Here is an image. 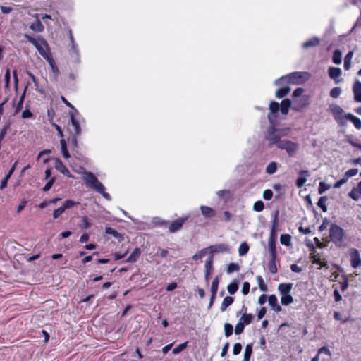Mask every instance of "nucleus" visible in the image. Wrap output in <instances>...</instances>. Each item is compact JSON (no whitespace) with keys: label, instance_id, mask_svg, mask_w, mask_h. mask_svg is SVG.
<instances>
[{"label":"nucleus","instance_id":"nucleus-1","mask_svg":"<svg viewBox=\"0 0 361 361\" xmlns=\"http://www.w3.org/2000/svg\"><path fill=\"white\" fill-rule=\"evenodd\" d=\"M24 37L27 39V42H30L39 51L40 55L47 60L51 65H52V59L49 52L45 50L46 49H49V45L47 42L43 37H38V39H36L30 35L25 34Z\"/></svg>","mask_w":361,"mask_h":361},{"label":"nucleus","instance_id":"nucleus-2","mask_svg":"<svg viewBox=\"0 0 361 361\" xmlns=\"http://www.w3.org/2000/svg\"><path fill=\"white\" fill-rule=\"evenodd\" d=\"M345 236L344 230L336 224H331L329 228V238L336 246L341 247L343 245V238Z\"/></svg>","mask_w":361,"mask_h":361},{"label":"nucleus","instance_id":"nucleus-3","mask_svg":"<svg viewBox=\"0 0 361 361\" xmlns=\"http://www.w3.org/2000/svg\"><path fill=\"white\" fill-rule=\"evenodd\" d=\"M307 75L308 73L306 72H293L287 75L282 76L277 82L281 85L285 82L296 85L302 84L306 80Z\"/></svg>","mask_w":361,"mask_h":361},{"label":"nucleus","instance_id":"nucleus-4","mask_svg":"<svg viewBox=\"0 0 361 361\" xmlns=\"http://www.w3.org/2000/svg\"><path fill=\"white\" fill-rule=\"evenodd\" d=\"M278 148L286 150L289 157H294L299 149V145L289 140H283L279 142Z\"/></svg>","mask_w":361,"mask_h":361},{"label":"nucleus","instance_id":"nucleus-5","mask_svg":"<svg viewBox=\"0 0 361 361\" xmlns=\"http://www.w3.org/2000/svg\"><path fill=\"white\" fill-rule=\"evenodd\" d=\"M279 130L271 127L268 130L267 135L266 136V139L269 141V147H272L274 145H276L277 147H279V142H281V135L277 132Z\"/></svg>","mask_w":361,"mask_h":361},{"label":"nucleus","instance_id":"nucleus-6","mask_svg":"<svg viewBox=\"0 0 361 361\" xmlns=\"http://www.w3.org/2000/svg\"><path fill=\"white\" fill-rule=\"evenodd\" d=\"M307 246L311 251V253L310 255V259H312V264L319 265L320 268L322 267H326L327 262L326 261L322 260L321 256L319 253L317 252L315 247L312 243H308Z\"/></svg>","mask_w":361,"mask_h":361},{"label":"nucleus","instance_id":"nucleus-7","mask_svg":"<svg viewBox=\"0 0 361 361\" xmlns=\"http://www.w3.org/2000/svg\"><path fill=\"white\" fill-rule=\"evenodd\" d=\"M86 183L97 192L103 191V184L97 179V178L92 173L88 172L86 176Z\"/></svg>","mask_w":361,"mask_h":361},{"label":"nucleus","instance_id":"nucleus-8","mask_svg":"<svg viewBox=\"0 0 361 361\" xmlns=\"http://www.w3.org/2000/svg\"><path fill=\"white\" fill-rule=\"evenodd\" d=\"M330 111L333 115L334 119L338 123H343V120L345 118V115H344V111L338 105L334 104L331 106Z\"/></svg>","mask_w":361,"mask_h":361},{"label":"nucleus","instance_id":"nucleus-9","mask_svg":"<svg viewBox=\"0 0 361 361\" xmlns=\"http://www.w3.org/2000/svg\"><path fill=\"white\" fill-rule=\"evenodd\" d=\"M188 216L180 217L172 221L169 226L170 233H176L180 231L185 221H188Z\"/></svg>","mask_w":361,"mask_h":361},{"label":"nucleus","instance_id":"nucleus-10","mask_svg":"<svg viewBox=\"0 0 361 361\" xmlns=\"http://www.w3.org/2000/svg\"><path fill=\"white\" fill-rule=\"evenodd\" d=\"M69 114L71 123L72 127L73 128L74 133H75L76 136H79L81 134V128L80 122L78 119L76 118V115H78L79 113L76 109H74V112H71Z\"/></svg>","mask_w":361,"mask_h":361},{"label":"nucleus","instance_id":"nucleus-11","mask_svg":"<svg viewBox=\"0 0 361 361\" xmlns=\"http://www.w3.org/2000/svg\"><path fill=\"white\" fill-rule=\"evenodd\" d=\"M280 110L279 104L277 102L271 101L269 104V113L267 116L269 122L273 124L276 120V114Z\"/></svg>","mask_w":361,"mask_h":361},{"label":"nucleus","instance_id":"nucleus-12","mask_svg":"<svg viewBox=\"0 0 361 361\" xmlns=\"http://www.w3.org/2000/svg\"><path fill=\"white\" fill-rule=\"evenodd\" d=\"M293 109L295 111H301L305 108L309 104V99L307 96H303L297 99H293Z\"/></svg>","mask_w":361,"mask_h":361},{"label":"nucleus","instance_id":"nucleus-13","mask_svg":"<svg viewBox=\"0 0 361 361\" xmlns=\"http://www.w3.org/2000/svg\"><path fill=\"white\" fill-rule=\"evenodd\" d=\"M350 265L353 268H357L361 265V258L358 250L352 248L350 250Z\"/></svg>","mask_w":361,"mask_h":361},{"label":"nucleus","instance_id":"nucleus-14","mask_svg":"<svg viewBox=\"0 0 361 361\" xmlns=\"http://www.w3.org/2000/svg\"><path fill=\"white\" fill-rule=\"evenodd\" d=\"M207 249L209 250L211 255H213V253L228 252L230 251V247L225 243L211 245Z\"/></svg>","mask_w":361,"mask_h":361},{"label":"nucleus","instance_id":"nucleus-15","mask_svg":"<svg viewBox=\"0 0 361 361\" xmlns=\"http://www.w3.org/2000/svg\"><path fill=\"white\" fill-rule=\"evenodd\" d=\"M279 223V211L275 212V215L272 221L271 230L268 240L276 241V227Z\"/></svg>","mask_w":361,"mask_h":361},{"label":"nucleus","instance_id":"nucleus-16","mask_svg":"<svg viewBox=\"0 0 361 361\" xmlns=\"http://www.w3.org/2000/svg\"><path fill=\"white\" fill-rule=\"evenodd\" d=\"M213 255H210L205 262V280L209 283L210 275L213 271Z\"/></svg>","mask_w":361,"mask_h":361},{"label":"nucleus","instance_id":"nucleus-17","mask_svg":"<svg viewBox=\"0 0 361 361\" xmlns=\"http://www.w3.org/2000/svg\"><path fill=\"white\" fill-rule=\"evenodd\" d=\"M300 176L297 178L296 186L298 188H302L307 181V177L309 176V171L307 170H302L299 172Z\"/></svg>","mask_w":361,"mask_h":361},{"label":"nucleus","instance_id":"nucleus-18","mask_svg":"<svg viewBox=\"0 0 361 361\" xmlns=\"http://www.w3.org/2000/svg\"><path fill=\"white\" fill-rule=\"evenodd\" d=\"M200 209L202 215L206 219H211V218L215 216V215H216L215 210L208 206L202 205V206H200Z\"/></svg>","mask_w":361,"mask_h":361},{"label":"nucleus","instance_id":"nucleus-19","mask_svg":"<svg viewBox=\"0 0 361 361\" xmlns=\"http://www.w3.org/2000/svg\"><path fill=\"white\" fill-rule=\"evenodd\" d=\"M341 69L337 67H330L329 68V77L335 80L336 83L340 82V80H337L336 79L341 75Z\"/></svg>","mask_w":361,"mask_h":361},{"label":"nucleus","instance_id":"nucleus-20","mask_svg":"<svg viewBox=\"0 0 361 361\" xmlns=\"http://www.w3.org/2000/svg\"><path fill=\"white\" fill-rule=\"evenodd\" d=\"M354 99L357 102H361V82L357 80L353 85Z\"/></svg>","mask_w":361,"mask_h":361},{"label":"nucleus","instance_id":"nucleus-21","mask_svg":"<svg viewBox=\"0 0 361 361\" xmlns=\"http://www.w3.org/2000/svg\"><path fill=\"white\" fill-rule=\"evenodd\" d=\"M268 302L269 305L276 312H279L281 311V307L278 304V300L275 295H269V297L268 298Z\"/></svg>","mask_w":361,"mask_h":361},{"label":"nucleus","instance_id":"nucleus-22","mask_svg":"<svg viewBox=\"0 0 361 361\" xmlns=\"http://www.w3.org/2000/svg\"><path fill=\"white\" fill-rule=\"evenodd\" d=\"M292 288H293L292 283H282L279 285L278 290L279 291L281 295H285V294L290 293L292 290Z\"/></svg>","mask_w":361,"mask_h":361},{"label":"nucleus","instance_id":"nucleus-23","mask_svg":"<svg viewBox=\"0 0 361 361\" xmlns=\"http://www.w3.org/2000/svg\"><path fill=\"white\" fill-rule=\"evenodd\" d=\"M345 118L350 121L353 123L355 128L358 130L361 129V120L358 117L348 113L345 114Z\"/></svg>","mask_w":361,"mask_h":361},{"label":"nucleus","instance_id":"nucleus-24","mask_svg":"<svg viewBox=\"0 0 361 361\" xmlns=\"http://www.w3.org/2000/svg\"><path fill=\"white\" fill-rule=\"evenodd\" d=\"M141 255L140 248L136 247L126 260V262L133 263L137 261Z\"/></svg>","mask_w":361,"mask_h":361},{"label":"nucleus","instance_id":"nucleus-25","mask_svg":"<svg viewBox=\"0 0 361 361\" xmlns=\"http://www.w3.org/2000/svg\"><path fill=\"white\" fill-rule=\"evenodd\" d=\"M291 106V102L289 99H285L282 100L281 103L280 111L282 114H287L289 111V109Z\"/></svg>","mask_w":361,"mask_h":361},{"label":"nucleus","instance_id":"nucleus-26","mask_svg":"<svg viewBox=\"0 0 361 361\" xmlns=\"http://www.w3.org/2000/svg\"><path fill=\"white\" fill-rule=\"evenodd\" d=\"M277 256H270L269 262H268V269L271 274H276L278 271L276 267Z\"/></svg>","mask_w":361,"mask_h":361},{"label":"nucleus","instance_id":"nucleus-27","mask_svg":"<svg viewBox=\"0 0 361 361\" xmlns=\"http://www.w3.org/2000/svg\"><path fill=\"white\" fill-rule=\"evenodd\" d=\"M245 309V311L247 310V307H245V306L243 307V309ZM253 319V315L252 314H247L246 312L241 316L240 318L239 322L242 324H244V325H248L250 324Z\"/></svg>","mask_w":361,"mask_h":361},{"label":"nucleus","instance_id":"nucleus-28","mask_svg":"<svg viewBox=\"0 0 361 361\" xmlns=\"http://www.w3.org/2000/svg\"><path fill=\"white\" fill-rule=\"evenodd\" d=\"M30 28L36 32H41L44 30V25L39 19H37L34 23L30 25Z\"/></svg>","mask_w":361,"mask_h":361},{"label":"nucleus","instance_id":"nucleus-29","mask_svg":"<svg viewBox=\"0 0 361 361\" xmlns=\"http://www.w3.org/2000/svg\"><path fill=\"white\" fill-rule=\"evenodd\" d=\"M105 233L106 234L112 235L115 238L118 240L119 241L123 239V235L116 231L114 228L107 226L105 228Z\"/></svg>","mask_w":361,"mask_h":361},{"label":"nucleus","instance_id":"nucleus-30","mask_svg":"<svg viewBox=\"0 0 361 361\" xmlns=\"http://www.w3.org/2000/svg\"><path fill=\"white\" fill-rule=\"evenodd\" d=\"M234 301V299L231 296H226L223 300L221 304V311L224 312L227 307L233 304Z\"/></svg>","mask_w":361,"mask_h":361},{"label":"nucleus","instance_id":"nucleus-31","mask_svg":"<svg viewBox=\"0 0 361 361\" xmlns=\"http://www.w3.org/2000/svg\"><path fill=\"white\" fill-rule=\"evenodd\" d=\"M290 91V88L288 86H284L278 89L276 92V97L277 98H283L286 97Z\"/></svg>","mask_w":361,"mask_h":361},{"label":"nucleus","instance_id":"nucleus-32","mask_svg":"<svg viewBox=\"0 0 361 361\" xmlns=\"http://www.w3.org/2000/svg\"><path fill=\"white\" fill-rule=\"evenodd\" d=\"M319 39L317 37H313L306 42H305L302 44L303 48H309L311 47H317L319 44Z\"/></svg>","mask_w":361,"mask_h":361},{"label":"nucleus","instance_id":"nucleus-33","mask_svg":"<svg viewBox=\"0 0 361 361\" xmlns=\"http://www.w3.org/2000/svg\"><path fill=\"white\" fill-rule=\"evenodd\" d=\"M60 144H61V153L63 154V158L66 159L70 158L71 155L67 149V145H66V141L65 140V139H63V138L61 139Z\"/></svg>","mask_w":361,"mask_h":361},{"label":"nucleus","instance_id":"nucleus-34","mask_svg":"<svg viewBox=\"0 0 361 361\" xmlns=\"http://www.w3.org/2000/svg\"><path fill=\"white\" fill-rule=\"evenodd\" d=\"M293 298L290 293L281 295V303L283 305H289L293 302Z\"/></svg>","mask_w":361,"mask_h":361},{"label":"nucleus","instance_id":"nucleus-35","mask_svg":"<svg viewBox=\"0 0 361 361\" xmlns=\"http://www.w3.org/2000/svg\"><path fill=\"white\" fill-rule=\"evenodd\" d=\"M26 88L25 89L23 93L20 95V99L18 102L14 106H15V114L18 113L23 106V102L25 97Z\"/></svg>","mask_w":361,"mask_h":361},{"label":"nucleus","instance_id":"nucleus-36","mask_svg":"<svg viewBox=\"0 0 361 361\" xmlns=\"http://www.w3.org/2000/svg\"><path fill=\"white\" fill-rule=\"evenodd\" d=\"M252 354V343H248L245 350L243 361H250Z\"/></svg>","mask_w":361,"mask_h":361},{"label":"nucleus","instance_id":"nucleus-37","mask_svg":"<svg viewBox=\"0 0 361 361\" xmlns=\"http://www.w3.org/2000/svg\"><path fill=\"white\" fill-rule=\"evenodd\" d=\"M332 61L335 64H340L342 61V53L340 50L336 49L334 51Z\"/></svg>","mask_w":361,"mask_h":361},{"label":"nucleus","instance_id":"nucleus-38","mask_svg":"<svg viewBox=\"0 0 361 361\" xmlns=\"http://www.w3.org/2000/svg\"><path fill=\"white\" fill-rule=\"evenodd\" d=\"M268 247L270 256H277L276 241L268 240Z\"/></svg>","mask_w":361,"mask_h":361},{"label":"nucleus","instance_id":"nucleus-39","mask_svg":"<svg viewBox=\"0 0 361 361\" xmlns=\"http://www.w3.org/2000/svg\"><path fill=\"white\" fill-rule=\"evenodd\" d=\"M353 56V51H349L344 58V68L345 70L350 69L351 66V59Z\"/></svg>","mask_w":361,"mask_h":361},{"label":"nucleus","instance_id":"nucleus-40","mask_svg":"<svg viewBox=\"0 0 361 361\" xmlns=\"http://www.w3.org/2000/svg\"><path fill=\"white\" fill-rule=\"evenodd\" d=\"M249 245L246 242H243L238 248V254L240 256L246 255L249 251Z\"/></svg>","mask_w":361,"mask_h":361},{"label":"nucleus","instance_id":"nucleus-41","mask_svg":"<svg viewBox=\"0 0 361 361\" xmlns=\"http://www.w3.org/2000/svg\"><path fill=\"white\" fill-rule=\"evenodd\" d=\"M328 200V198L326 196H322L319 198L317 206L319 207L324 212H327V207L326 205V202Z\"/></svg>","mask_w":361,"mask_h":361},{"label":"nucleus","instance_id":"nucleus-42","mask_svg":"<svg viewBox=\"0 0 361 361\" xmlns=\"http://www.w3.org/2000/svg\"><path fill=\"white\" fill-rule=\"evenodd\" d=\"M280 242L282 245L289 246L291 244V236L289 234H282L280 237Z\"/></svg>","mask_w":361,"mask_h":361},{"label":"nucleus","instance_id":"nucleus-43","mask_svg":"<svg viewBox=\"0 0 361 361\" xmlns=\"http://www.w3.org/2000/svg\"><path fill=\"white\" fill-rule=\"evenodd\" d=\"M276 170H277V164L274 161L270 162L266 168V172L268 174H273L276 171Z\"/></svg>","mask_w":361,"mask_h":361},{"label":"nucleus","instance_id":"nucleus-44","mask_svg":"<svg viewBox=\"0 0 361 361\" xmlns=\"http://www.w3.org/2000/svg\"><path fill=\"white\" fill-rule=\"evenodd\" d=\"M240 270V266L238 263H231L228 265L226 272L227 274H231L235 271H238Z\"/></svg>","mask_w":361,"mask_h":361},{"label":"nucleus","instance_id":"nucleus-45","mask_svg":"<svg viewBox=\"0 0 361 361\" xmlns=\"http://www.w3.org/2000/svg\"><path fill=\"white\" fill-rule=\"evenodd\" d=\"M238 289V284L235 282L231 283L227 286L228 292L231 295L235 294L237 292Z\"/></svg>","mask_w":361,"mask_h":361},{"label":"nucleus","instance_id":"nucleus-46","mask_svg":"<svg viewBox=\"0 0 361 361\" xmlns=\"http://www.w3.org/2000/svg\"><path fill=\"white\" fill-rule=\"evenodd\" d=\"M219 283V276H216L214 279V280L212 283L211 293H217Z\"/></svg>","mask_w":361,"mask_h":361},{"label":"nucleus","instance_id":"nucleus-47","mask_svg":"<svg viewBox=\"0 0 361 361\" xmlns=\"http://www.w3.org/2000/svg\"><path fill=\"white\" fill-rule=\"evenodd\" d=\"M79 204H80V202H75L71 200H67L63 203L62 207L64 208V210H66L67 209L72 208L73 207L76 206Z\"/></svg>","mask_w":361,"mask_h":361},{"label":"nucleus","instance_id":"nucleus-48","mask_svg":"<svg viewBox=\"0 0 361 361\" xmlns=\"http://www.w3.org/2000/svg\"><path fill=\"white\" fill-rule=\"evenodd\" d=\"M257 279V283H258V285H259V289L262 290V291H267V285L265 284L264 281V279L261 276H257L256 277Z\"/></svg>","mask_w":361,"mask_h":361},{"label":"nucleus","instance_id":"nucleus-49","mask_svg":"<svg viewBox=\"0 0 361 361\" xmlns=\"http://www.w3.org/2000/svg\"><path fill=\"white\" fill-rule=\"evenodd\" d=\"M188 343V342L185 341L180 345H178L177 347H176L175 348L173 349V353L174 355L178 354L179 353H180L181 351H183V350H185L186 348Z\"/></svg>","mask_w":361,"mask_h":361},{"label":"nucleus","instance_id":"nucleus-50","mask_svg":"<svg viewBox=\"0 0 361 361\" xmlns=\"http://www.w3.org/2000/svg\"><path fill=\"white\" fill-rule=\"evenodd\" d=\"M264 208V204L262 200L255 202L253 204V210L255 212H262Z\"/></svg>","mask_w":361,"mask_h":361},{"label":"nucleus","instance_id":"nucleus-51","mask_svg":"<svg viewBox=\"0 0 361 361\" xmlns=\"http://www.w3.org/2000/svg\"><path fill=\"white\" fill-rule=\"evenodd\" d=\"M224 332L226 337H229L230 336H231L233 332V326L229 323H226L224 324Z\"/></svg>","mask_w":361,"mask_h":361},{"label":"nucleus","instance_id":"nucleus-52","mask_svg":"<svg viewBox=\"0 0 361 361\" xmlns=\"http://www.w3.org/2000/svg\"><path fill=\"white\" fill-rule=\"evenodd\" d=\"M10 128V123H8L4 126L0 130V142L4 139L8 130Z\"/></svg>","mask_w":361,"mask_h":361},{"label":"nucleus","instance_id":"nucleus-53","mask_svg":"<svg viewBox=\"0 0 361 361\" xmlns=\"http://www.w3.org/2000/svg\"><path fill=\"white\" fill-rule=\"evenodd\" d=\"M208 249H202L200 251L197 252L192 256V259L197 260L202 259L207 252Z\"/></svg>","mask_w":361,"mask_h":361},{"label":"nucleus","instance_id":"nucleus-54","mask_svg":"<svg viewBox=\"0 0 361 361\" xmlns=\"http://www.w3.org/2000/svg\"><path fill=\"white\" fill-rule=\"evenodd\" d=\"M341 93V89L339 87H335L330 91V96L332 98H337Z\"/></svg>","mask_w":361,"mask_h":361},{"label":"nucleus","instance_id":"nucleus-55","mask_svg":"<svg viewBox=\"0 0 361 361\" xmlns=\"http://www.w3.org/2000/svg\"><path fill=\"white\" fill-rule=\"evenodd\" d=\"M82 229H87L91 226V223L87 216H84L82 219V224H80Z\"/></svg>","mask_w":361,"mask_h":361},{"label":"nucleus","instance_id":"nucleus-56","mask_svg":"<svg viewBox=\"0 0 361 361\" xmlns=\"http://www.w3.org/2000/svg\"><path fill=\"white\" fill-rule=\"evenodd\" d=\"M55 180H56L55 177L50 178L49 179L48 182L47 183V184L43 188V189H42L43 191L44 192L49 191L51 188V187L53 186L54 183H55Z\"/></svg>","mask_w":361,"mask_h":361},{"label":"nucleus","instance_id":"nucleus-57","mask_svg":"<svg viewBox=\"0 0 361 361\" xmlns=\"http://www.w3.org/2000/svg\"><path fill=\"white\" fill-rule=\"evenodd\" d=\"M330 188V185L324 182H320L318 188V192L319 194L324 193L326 190Z\"/></svg>","mask_w":361,"mask_h":361},{"label":"nucleus","instance_id":"nucleus-58","mask_svg":"<svg viewBox=\"0 0 361 361\" xmlns=\"http://www.w3.org/2000/svg\"><path fill=\"white\" fill-rule=\"evenodd\" d=\"M343 281L341 282V290L345 291L348 287V279L346 275H343Z\"/></svg>","mask_w":361,"mask_h":361},{"label":"nucleus","instance_id":"nucleus-59","mask_svg":"<svg viewBox=\"0 0 361 361\" xmlns=\"http://www.w3.org/2000/svg\"><path fill=\"white\" fill-rule=\"evenodd\" d=\"M245 328L244 324L238 322V323L235 325V334L238 335L243 332Z\"/></svg>","mask_w":361,"mask_h":361},{"label":"nucleus","instance_id":"nucleus-60","mask_svg":"<svg viewBox=\"0 0 361 361\" xmlns=\"http://www.w3.org/2000/svg\"><path fill=\"white\" fill-rule=\"evenodd\" d=\"M168 254H169V251L167 250L159 247L155 255L164 258V257H166L168 255Z\"/></svg>","mask_w":361,"mask_h":361},{"label":"nucleus","instance_id":"nucleus-61","mask_svg":"<svg viewBox=\"0 0 361 361\" xmlns=\"http://www.w3.org/2000/svg\"><path fill=\"white\" fill-rule=\"evenodd\" d=\"M273 197V192L270 189H267L263 192V198L265 200H270Z\"/></svg>","mask_w":361,"mask_h":361},{"label":"nucleus","instance_id":"nucleus-62","mask_svg":"<svg viewBox=\"0 0 361 361\" xmlns=\"http://www.w3.org/2000/svg\"><path fill=\"white\" fill-rule=\"evenodd\" d=\"M358 172V169H351L350 170H348L345 173V177L347 178V179L348 180V178L350 177H353L354 176H355Z\"/></svg>","mask_w":361,"mask_h":361},{"label":"nucleus","instance_id":"nucleus-63","mask_svg":"<svg viewBox=\"0 0 361 361\" xmlns=\"http://www.w3.org/2000/svg\"><path fill=\"white\" fill-rule=\"evenodd\" d=\"M64 211V208H63L62 206L54 209L53 212V217L54 219L59 218L63 213Z\"/></svg>","mask_w":361,"mask_h":361},{"label":"nucleus","instance_id":"nucleus-64","mask_svg":"<svg viewBox=\"0 0 361 361\" xmlns=\"http://www.w3.org/2000/svg\"><path fill=\"white\" fill-rule=\"evenodd\" d=\"M241 350H242L241 344L240 343H235L233 345V355H238L241 352Z\"/></svg>","mask_w":361,"mask_h":361}]
</instances>
